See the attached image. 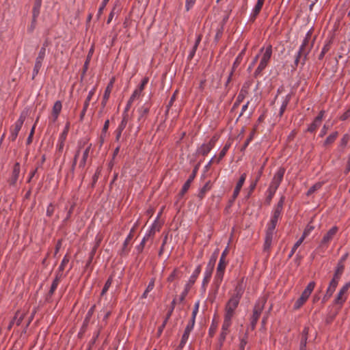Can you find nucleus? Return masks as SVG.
I'll use <instances>...</instances> for the list:
<instances>
[{
    "label": "nucleus",
    "instance_id": "1",
    "mask_svg": "<svg viewBox=\"0 0 350 350\" xmlns=\"http://www.w3.org/2000/svg\"><path fill=\"white\" fill-rule=\"evenodd\" d=\"M311 37L310 31H308L299 48V50L297 53V55L295 59V64L296 66L298 65L299 62L301 63V64H304L305 61L307 58V55L309 53L310 49L312 46H308L309 44V40Z\"/></svg>",
    "mask_w": 350,
    "mask_h": 350
},
{
    "label": "nucleus",
    "instance_id": "2",
    "mask_svg": "<svg viewBox=\"0 0 350 350\" xmlns=\"http://www.w3.org/2000/svg\"><path fill=\"white\" fill-rule=\"evenodd\" d=\"M241 295H239V292L232 296V297L228 300L226 304V309H225V317L232 319L234 317L235 314V310L239 306L240 302Z\"/></svg>",
    "mask_w": 350,
    "mask_h": 350
},
{
    "label": "nucleus",
    "instance_id": "3",
    "mask_svg": "<svg viewBox=\"0 0 350 350\" xmlns=\"http://www.w3.org/2000/svg\"><path fill=\"white\" fill-rule=\"evenodd\" d=\"M261 57L259 65L256 70V74L259 75L267 66L272 55V46H267L265 49H261Z\"/></svg>",
    "mask_w": 350,
    "mask_h": 350
},
{
    "label": "nucleus",
    "instance_id": "4",
    "mask_svg": "<svg viewBox=\"0 0 350 350\" xmlns=\"http://www.w3.org/2000/svg\"><path fill=\"white\" fill-rule=\"evenodd\" d=\"M315 287V282H310L306 288L304 289V291L302 292L301 296L299 298L297 299V300L295 301L293 308L295 310H297L300 308L308 300L310 295H311L312 292L313 291L314 288Z\"/></svg>",
    "mask_w": 350,
    "mask_h": 350
},
{
    "label": "nucleus",
    "instance_id": "5",
    "mask_svg": "<svg viewBox=\"0 0 350 350\" xmlns=\"http://www.w3.org/2000/svg\"><path fill=\"white\" fill-rule=\"evenodd\" d=\"M200 272H201V265H199L196 268V269L194 270L193 273L191 275V276L188 280V282L185 284V289L181 293V294L179 297L180 302H182L185 300V297L187 295L190 288L195 283V282H196L197 278L198 277V275H200Z\"/></svg>",
    "mask_w": 350,
    "mask_h": 350
},
{
    "label": "nucleus",
    "instance_id": "6",
    "mask_svg": "<svg viewBox=\"0 0 350 350\" xmlns=\"http://www.w3.org/2000/svg\"><path fill=\"white\" fill-rule=\"evenodd\" d=\"M285 170L284 168H280L277 172L275 174L273 180L271 183V185L269 188V191L270 192V195L273 196L275 193L278 189L280 183L283 179V176L284 174Z\"/></svg>",
    "mask_w": 350,
    "mask_h": 350
},
{
    "label": "nucleus",
    "instance_id": "7",
    "mask_svg": "<svg viewBox=\"0 0 350 350\" xmlns=\"http://www.w3.org/2000/svg\"><path fill=\"white\" fill-rule=\"evenodd\" d=\"M25 120V116L23 113L21 114L19 118L14 123L13 128L11 129L10 135L9 136V139L11 141H15V139H16L18 134L22 128Z\"/></svg>",
    "mask_w": 350,
    "mask_h": 350
},
{
    "label": "nucleus",
    "instance_id": "8",
    "mask_svg": "<svg viewBox=\"0 0 350 350\" xmlns=\"http://www.w3.org/2000/svg\"><path fill=\"white\" fill-rule=\"evenodd\" d=\"M265 303V299H262L258 301V303L256 304L254 309V313L251 319V325L252 328L253 329L256 323H257L258 318L261 314V312L264 308V305Z\"/></svg>",
    "mask_w": 350,
    "mask_h": 350
},
{
    "label": "nucleus",
    "instance_id": "9",
    "mask_svg": "<svg viewBox=\"0 0 350 350\" xmlns=\"http://www.w3.org/2000/svg\"><path fill=\"white\" fill-rule=\"evenodd\" d=\"M350 288V282L346 283L339 291L335 300L334 303L336 305L342 306L343 303L346 301L347 297V292L349 288Z\"/></svg>",
    "mask_w": 350,
    "mask_h": 350
},
{
    "label": "nucleus",
    "instance_id": "10",
    "mask_svg": "<svg viewBox=\"0 0 350 350\" xmlns=\"http://www.w3.org/2000/svg\"><path fill=\"white\" fill-rule=\"evenodd\" d=\"M198 169H199V164H198V165H196L195 166V167L193 170L192 173L190 174V176L188 178V179L186 180V182L183 185V187H182L181 191L180 192V195L181 196H184L185 193L189 189L191 183L193 182V180H194L195 177L196 176V174H197Z\"/></svg>",
    "mask_w": 350,
    "mask_h": 350
},
{
    "label": "nucleus",
    "instance_id": "11",
    "mask_svg": "<svg viewBox=\"0 0 350 350\" xmlns=\"http://www.w3.org/2000/svg\"><path fill=\"white\" fill-rule=\"evenodd\" d=\"M68 124H67L64 129V131L62 132V133L59 135L57 144L56 146V151L57 153H60L63 151L64 146V142L66 139L68 133Z\"/></svg>",
    "mask_w": 350,
    "mask_h": 350
},
{
    "label": "nucleus",
    "instance_id": "12",
    "mask_svg": "<svg viewBox=\"0 0 350 350\" xmlns=\"http://www.w3.org/2000/svg\"><path fill=\"white\" fill-rule=\"evenodd\" d=\"M154 234V227L152 225L150 229L146 232L140 243L136 246V250L138 253L142 252L146 241Z\"/></svg>",
    "mask_w": 350,
    "mask_h": 350
},
{
    "label": "nucleus",
    "instance_id": "13",
    "mask_svg": "<svg viewBox=\"0 0 350 350\" xmlns=\"http://www.w3.org/2000/svg\"><path fill=\"white\" fill-rule=\"evenodd\" d=\"M175 305H176V299H174L171 303V306H170V310H168L167 314H166V317L163 322V323L159 326V327L158 328V334L159 335H161L163 329L165 328L168 320L170 319V317L172 316V314L174 310V308H175Z\"/></svg>",
    "mask_w": 350,
    "mask_h": 350
},
{
    "label": "nucleus",
    "instance_id": "14",
    "mask_svg": "<svg viewBox=\"0 0 350 350\" xmlns=\"http://www.w3.org/2000/svg\"><path fill=\"white\" fill-rule=\"evenodd\" d=\"M338 228L336 226L332 227L323 237L321 244L327 245L334 237L338 232Z\"/></svg>",
    "mask_w": 350,
    "mask_h": 350
},
{
    "label": "nucleus",
    "instance_id": "15",
    "mask_svg": "<svg viewBox=\"0 0 350 350\" xmlns=\"http://www.w3.org/2000/svg\"><path fill=\"white\" fill-rule=\"evenodd\" d=\"M275 230L267 228L264 247L268 250L272 244L274 238Z\"/></svg>",
    "mask_w": 350,
    "mask_h": 350
},
{
    "label": "nucleus",
    "instance_id": "16",
    "mask_svg": "<svg viewBox=\"0 0 350 350\" xmlns=\"http://www.w3.org/2000/svg\"><path fill=\"white\" fill-rule=\"evenodd\" d=\"M94 92H95V90L94 88H93L92 90H91L89 92H88V95L84 102V104H83V109L81 112V114H80V120L82 121L84 118V116L85 115V113L87 111V109L89 107V105H90V102L93 96V95L94 94Z\"/></svg>",
    "mask_w": 350,
    "mask_h": 350
},
{
    "label": "nucleus",
    "instance_id": "17",
    "mask_svg": "<svg viewBox=\"0 0 350 350\" xmlns=\"http://www.w3.org/2000/svg\"><path fill=\"white\" fill-rule=\"evenodd\" d=\"M21 170V166L19 163H16L13 167L12 176L10 178V185L14 186L18 179L19 174Z\"/></svg>",
    "mask_w": 350,
    "mask_h": 350
},
{
    "label": "nucleus",
    "instance_id": "18",
    "mask_svg": "<svg viewBox=\"0 0 350 350\" xmlns=\"http://www.w3.org/2000/svg\"><path fill=\"white\" fill-rule=\"evenodd\" d=\"M62 105L61 101L57 100L53 107L52 110V122H55L58 118L59 114L61 112Z\"/></svg>",
    "mask_w": 350,
    "mask_h": 350
},
{
    "label": "nucleus",
    "instance_id": "19",
    "mask_svg": "<svg viewBox=\"0 0 350 350\" xmlns=\"http://www.w3.org/2000/svg\"><path fill=\"white\" fill-rule=\"evenodd\" d=\"M149 110L150 105L148 103H145L142 106H141L137 110V112L139 113L138 120L141 121L144 120L146 115L148 113Z\"/></svg>",
    "mask_w": 350,
    "mask_h": 350
},
{
    "label": "nucleus",
    "instance_id": "20",
    "mask_svg": "<svg viewBox=\"0 0 350 350\" xmlns=\"http://www.w3.org/2000/svg\"><path fill=\"white\" fill-rule=\"evenodd\" d=\"M42 5V0H35L33 8V23L36 21L37 18L40 14V10Z\"/></svg>",
    "mask_w": 350,
    "mask_h": 350
},
{
    "label": "nucleus",
    "instance_id": "21",
    "mask_svg": "<svg viewBox=\"0 0 350 350\" xmlns=\"http://www.w3.org/2000/svg\"><path fill=\"white\" fill-rule=\"evenodd\" d=\"M111 87H112V82H110V83L106 88L104 94H103V100L101 102V105L103 107H105L107 102L109 98L111 91Z\"/></svg>",
    "mask_w": 350,
    "mask_h": 350
},
{
    "label": "nucleus",
    "instance_id": "22",
    "mask_svg": "<svg viewBox=\"0 0 350 350\" xmlns=\"http://www.w3.org/2000/svg\"><path fill=\"white\" fill-rule=\"evenodd\" d=\"M132 237H133V235H131V233H129L127 235L126 238L125 239V240L123 243V245H122V248L120 252V254L121 256H125L129 253V250L127 249V246H128L129 241L131 240Z\"/></svg>",
    "mask_w": 350,
    "mask_h": 350
},
{
    "label": "nucleus",
    "instance_id": "23",
    "mask_svg": "<svg viewBox=\"0 0 350 350\" xmlns=\"http://www.w3.org/2000/svg\"><path fill=\"white\" fill-rule=\"evenodd\" d=\"M90 148H91V144L89 145L83 151L82 158L79 164V167L83 168L85 167V165L86 164L87 159L89 156Z\"/></svg>",
    "mask_w": 350,
    "mask_h": 350
},
{
    "label": "nucleus",
    "instance_id": "24",
    "mask_svg": "<svg viewBox=\"0 0 350 350\" xmlns=\"http://www.w3.org/2000/svg\"><path fill=\"white\" fill-rule=\"evenodd\" d=\"M240 189H241V178L237 180V185H236L235 189L233 193L232 198L229 200L228 205L226 207V208H228L232 206V204L233 203L234 200L239 195Z\"/></svg>",
    "mask_w": 350,
    "mask_h": 350
},
{
    "label": "nucleus",
    "instance_id": "25",
    "mask_svg": "<svg viewBox=\"0 0 350 350\" xmlns=\"http://www.w3.org/2000/svg\"><path fill=\"white\" fill-rule=\"evenodd\" d=\"M211 150L212 148H211V145H208L206 143H204L198 148L197 153L205 156Z\"/></svg>",
    "mask_w": 350,
    "mask_h": 350
},
{
    "label": "nucleus",
    "instance_id": "26",
    "mask_svg": "<svg viewBox=\"0 0 350 350\" xmlns=\"http://www.w3.org/2000/svg\"><path fill=\"white\" fill-rule=\"evenodd\" d=\"M195 322H196V321H194V319H190L189 322L188 323V324L187 325V326L185 327V329L184 331L183 336H185L188 338L189 337L190 333L191 332V331L193 330V329L194 327Z\"/></svg>",
    "mask_w": 350,
    "mask_h": 350
},
{
    "label": "nucleus",
    "instance_id": "27",
    "mask_svg": "<svg viewBox=\"0 0 350 350\" xmlns=\"http://www.w3.org/2000/svg\"><path fill=\"white\" fill-rule=\"evenodd\" d=\"M45 55H46V53H45L44 49L40 48V51L38 53V55L36 57L35 64L42 67V61L45 57Z\"/></svg>",
    "mask_w": 350,
    "mask_h": 350
},
{
    "label": "nucleus",
    "instance_id": "28",
    "mask_svg": "<svg viewBox=\"0 0 350 350\" xmlns=\"http://www.w3.org/2000/svg\"><path fill=\"white\" fill-rule=\"evenodd\" d=\"M213 269H209V268H206V270L204 273V279H203V281H202V286H204L205 285H206L211 278V275H212V272H213Z\"/></svg>",
    "mask_w": 350,
    "mask_h": 350
},
{
    "label": "nucleus",
    "instance_id": "29",
    "mask_svg": "<svg viewBox=\"0 0 350 350\" xmlns=\"http://www.w3.org/2000/svg\"><path fill=\"white\" fill-rule=\"evenodd\" d=\"M129 113H122V120L120 124L118 125L117 129H119L120 131H123L128 122L129 120Z\"/></svg>",
    "mask_w": 350,
    "mask_h": 350
},
{
    "label": "nucleus",
    "instance_id": "30",
    "mask_svg": "<svg viewBox=\"0 0 350 350\" xmlns=\"http://www.w3.org/2000/svg\"><path fill=\"white\" fill-rule=\"evenodd\" d=\"M232 319L224 317V323L222 325V334H227V331L232 323Z\"/></svg>",
    "mask_w": 350,
    "mask_h": 350
},
{
    "label": "nucleus",
    "instance_id": "31",
    "mask_svg": "<svg viewBox=\"0 0 350 350\" xmlns=\"http://www.w3.org/2000/svg\"><path fill=\"white\" fill-rule=\"evenodd\" d=\"M154 286V279L152 278L150 280V282H149V283H148V284L145 291L142 294V299L146 298L147 296H148V293L153 289Z\"/></svg>",
    "mask_w": 350,
    "mask_h": 350
},
{
    "label": "nucleus",
    "instance_id": "32",
    "mask_svg": "<svg viewBox=\"0 0 350 350\" xmlns=\"http://www.w3.org/2000/svg\"><path fill=\"white\" fill-rule=\"evenodd\" d=\"M338 135V133L337 131L332 133L330 134L325 139L324 142V146H328L332 144L337 138Z\"/></svg>",
    "mask_w": 350,
    "mask_h": 350
},
{
    "label": "nucleus",
    "instance_id": "33",
    "mask_svg": "<svg viewBox=\"0 0 350 350\" xmlns=\"http://www.w3.org/2000/svg\"><path fill=\"white\" fill-rule=\"evenodd\" d=\"M229 148V145L226 144L224 147L220 150L218 155H215L216 163H218L223 157L226 155L227 150Z\"/></svg>",
    "mask_w": 350,
    "mask_h": 350
},
{
    "label": "nucleus",
    "instance_id": "34",
    "mask_svg": "<svg viewBox=\"0 0 350 350\" xmlns=\"http://www.w3.org/2000/svg\"><path fill=\"white\" fill-rule=\"evenodd\" d=\"M60 278H61L60 275H57L55 276V278H54V280H53V282L51 284V288H50V290H49L51 293H54V292L57 289V288L58 286V284H59V282L60 281Z\"/></svg>",
    "mask_w": 350,
    "mask_h": 350
},
{
    "label": "nucleus",
    "instance_id": "35",
    "mask_svg": "<svg viewBox=\"0 0 350 350\" xmlns=\"http://www.w3.org/2000/svg\"><path fill=\"white\" fill-rule=\"evenodd\" d=\"M262 5H263V3H262L261 1H257V3L256 4V5L253 10V12H252V16L254 18L259 14Z\"/></svg>",
    "mask_w": 350,
    "mask_h": 350
},
{
    "label": "nucleus",
    "instance_id": "36",
    "mask_svg": "<svg viewBox=\"0 0 350 350\" xmlns=\"http://www.w3.org/2000/svg\"><path fill=\"white\" fill-rule=\"evenodd\" d=\"M111 283H112V278L109 277L108 278V280L106 281V282L102 289V291L100 293L101 296H103L107 292V291L109 290V287L111 285Z\"/></svg>",
    "mask_w": 350,
    "mask_h": 350
},
{
    "label": "nucleus",
    "instance_id": "37",
    "mask_svg": "<svg viewBox=\"0 0 350 350\" xmlns=\"http://www.w3.org/2000/svg\"><path fill=\"white\" fill-rule=\"evenodd\" d=\"M322 185H323L322 183H317L315 185H314L312 187H311L308 189V191L307 192V196H310L313 193H314L316 191L320 189L321 188V187H322Z\"/></svg>",
    "mask_w": 350,
    "mask_h": 350
},
{
    "label": "nucleus",
    "instance_id": "38",
    "mask_svg": "<svg viewBox=\"0 0 350 350\" xmlns=\"http://www.w3.org/2000/svg\"><path fill=\"white\" fill-rule=\"evenodd\" d=\"M321 124V122H317L316 120H314L313 122L308 126L307 131L310 133H313L319 127Z\"/></svg>",
    "mask_w": 350,
    "mask_h": 350
},
{
    "label": "nucleus",
    "instance_id": "39",
    "mask_svg": "<svg viewBox=\"0 0 350 350\" xmlns=\"http://www.w3.org/2000/svg\"><path fill=\"white\" fill-rule=\"evenodd\" d=\"M313 229H314V227L308 224L306 226V228H305L304 233L300 239L302 241H304L306 239V237H308L310 234V233L313 230Z\"/></svg>",
    "mask_w": 350,
    "mask_h": 350
},
{
    "label": "nucleus",
    "instance_id": "40",
    "mask_svg": "<svg viewBox=\"0 0 350 350\" xmlns=\"http://www.w3.org/2000/svg\"><path fill=\"white\" fill-rule=\"evenodd\" d=\"M225 253H226V251H224L221 257H220V259H219V263H218V265H217V269H225V267H226V262H225Z\"/></svg>",
    "mask_w": 350,
    "mask_h": 350
},
{
    "label": "nucleus",
    "instance_id": "41",
    "mask_svg": "<svg viewBox=\"0 0 350 350\" xmlns=\"http://www.w3.org/2000/svg\"><path fill=\"white\" fill-rule=\"evenodd\" d=\"M304 241H302L301 239H299L293 245L292 247V250L288 254V258H291L293 255L295 254L297 248L301 245V244L303 243Z\"/></svg>",
    "mask_w": 350,
    "mask_h": 350
},
{
    "label": "nucleus",
    "instance_id": "42",
    "mask_svg": "<svg viewBox=\"0 0 350 350\" xmlns=\"http://www.w3.org/2000/svg\"><path fill=\"white\" fill-rule=\"evenodd\" d=\"M290 98H291V96L288 94L286 96L284 100L283 101V103L280 107V115L282 116L283 114V113L284 112L286 108V106L290 100Z\"/></svg>",
    "mask_w": 350,
    "mask_h": 350
},
{
    "label": "nucleus",
    "instance_id": "43",
    "mask_svg": "<svg viewBox=\"0 0 350 350\" xmlns=\"http://www.w3.org/2000/svg\"><path fill=\"white\" fill-rule=\"evenodd\" d=\"M217 253L215 252L213 254V255L211 256V258L209 260L208 263L207 264V266H206L207 268L213 269L214 266H215V263L216 260H217Z\"/></svg>",
    "mask_w": 350,
    "mask_h": 350
},
{
    "label": "nucleus",
    "instance_id": "44",
    "mask_svg": "<svg viewBox=\"0 0 350 350\" xmlns=\"http://www.w3.org/2000/svg\"><path fill=\"white\" fill-rule=\"evenodd\" d=\"M225 269H217L215 276V279L217 282H221L222 281Z\"/></svg>",
    "mask_w": 350,
    "mask_h": 350
},
{
    "label": "nucleus",
    "instance_id": "45",
    "mask_svg": "<svg viewBox=\"0 0 350 350\" xmlns=\"http://www.w3.org/2000/svg\"><path fill=\"white\" fill-rule=\"evenodd\" d=\"M199 306H200V301H198L195 303L194 307L193 308L191 319H194V321H196V316H197V314H198V310H199Z\"/></svg>",
    "mask_w": 350,
    "mask_h": 350
},
{
    "label": "nucleus",
    "instance_id": "46",
    "mask_svg": "<svg viewBox=\"0 0 350 350\" xmlns=\"http://www.w3.org/2000/svg\"><path fill=\"white\" fill-rule=\"evenodd\" d=\"M95 308H96V306L95 305H93L88 311L87 314H86V316H85V322H88L90 319V318L92 317V316L94 314V310H95Z\"/></svg>",
    "mask_w": 350,
    "mask_h": 350
},
{
    "label": "nucleus",
    "instance_id": "47",
    "mask_svg": "<svg viewBox=\"0 0 350 350\" xmlns=\"http://www.w3.org/2000/svg\"><path fill=\"white\" fill-rule=\"evenodd\" d=\"M79 152H80V148L77 150V151L76 152V154H75V155L74 157V159H73V162H72V167H71V172H72V174L74 173L75 168V166H76V164H77V159H78L79 155Z\"/></svg>",
    "mask_w": 350,
    "mask_h": 350
},
{
    "label": "nucleus",
    "instance_id": "48",
    "mask_svg": "<svg viewBox=\"0 0 350 350\" xmlns=\"http://www.w3.org/2000/svg\"><path fill=\"white\" fill-rule=\"evenodd\" d=\"M189 338L186 337L185 336H182V338L180 340V342L178 345V347L176 348V350H182V349L185 347V344L187 343Z\"/></svg>",
    "mask_w": 350,
    "mask_h": 350
},
{
    "label": "nucleus",
    "instance_id": "49",
    "mask_svg": "<svg viewBox=\"0 0 350 350\" xmlns=\"http://www.w3.org/2000/svg\"><path fill=\"white\" fill-rule=\"evenodd\" d=\"M278 222V221L277 220H275L274 219L271 217L270 221L267 224V228L275 230Z\"/></svg>",
    "mask_w": 350,
    "mask_h": 350
},
{
    "label": "nucleus",
    "instance_id": "50",
    "mask_svg": "<svg viewBox=\"0 0 350 350\" xmlns=\"http://www.w3.org/2000/svg\"><path fill=\"white\" fill-rule=\"evenodd\" d=\"M109 0H103L101 5H100L99 8H98V13H97V16L99 17L102 13H103V10L105 9L106 5L107 4V3L109 2Z\"/></svg>",
    "mask_w": 350,
    "mask_h": 350
},
{
    "label": "nucleus",
    "instance_id": "51",
    "mask_svg": "<svg viewBox=\"0 0 350 350\" xmlns=\"http://www.w3.org/2000/svg\"><path fill=\"white\" fill-rule=\"evenodd\" d=\"M344 269H345L344 264H342V262H338L337 267H336V269L334 273H336L342 275Z\"/></svg>",
    "mask_w": 350,
    "mask_h": 350
},
{
    "label": "nucleus",
    "instance_id": "52",
    "mask_svg": "<svg viewBox=\"0 0 350 350\" xmlns=\"http://www.w3.org/2000/svg\"><path fill=\"white\" fill-rule=\"evenodd\" d=\"M54 210H55L54 205L52 203H50L46 208V215L48 217L52 216V215L54 213Z\"/></svg>",
    "mask_w": 350,
    "mask_h": 350
},
{
    "label": "nucleus",
    "instance_id": "53",
    "mask_svg": "<svg viewBox=\"0 0 350 350\" xmlns=\"http://www.w3.org/2000/svg\"><path fill=\"white\" fill-rule=\"evenodd\" d=\"M284 202V198L282 197L274 210L279 211V212L282 213Z\"/></svg>",
    "mask_w": 350,
    "mask_h": 350
},
{
    "label": "nucleus",
    "instance_id": "54",
    "mask_svg": "<svg viewBox=\"0 0 350 350\" xmlns=\"http://www.w3.org/2000/svg\"><path fill=\"white\" fill-rule=\"evenodd\" d=\"M100 313H101V314H103V320L106 321L107 320V319L109 318V317L110 316L111 311L110 310H105V308H103L100 311Z\"/></svg>",
    "mask_w": 350,
    "mask_h": 350
},
{
    "label": "nucleus",
    "instance_id": "55",
    "mask_svg": "<svg viewBox=\"0 0 350 350\" xmlns=\"http://www.w3.org/2000/svg\"><path fill=\"white\" fill-rule=\"evenodd\" d=\"M208 189V184H206L204 186H203L202 188L200 189V192L198 193V197L200 198H203Z\"/></svg>",
    "mask_w": 350,
    "mask_h": 350
},
{
    "label": "nucleus",
    "instance_id": "56",
    "mask_svg": "<svg viewBox=\"0 0 350 350\" xmlns=\"http://www.w3.org/2000/svg\"><path fill=\"white\" fill-rule=\"evenodd\" d=\"M196 0H186L185 9L189 11L195 4Z\"/></svg>",
    "mask_w": 350,
    "mask_h": 350
},
{
    "label": "nucleus",
    "instance_id": "57",
    "mask_svg": "<svg viewBox=\"0 0 350 350\" xmlns=\"http://www.w3.org/2000/svg\"><path fill=\"white\" fill-rule=\"evenodd\" d=\"M341 275H339L336 273H334L332 280L330 281V283L334 284L336 286L338 284Z\"/></svg>",
    "mask_w": 350,
    "mask_h": 350
},
{
    "label": "nucleus",
    "instance_id": "58",
    "mask_svg": "<svg viewBox=\"0 0 350 350\" xmlns=\"http://www.w3.org/2000/svg\"><path fill=\"white\" fill-rule=\"evenodd\" d=\"M341 275H339L336 273H334L332 280L330 281V283L334 284L336 286L338 284Z\"/></svg>",
    "mask_w": 350,
    "mask_h": 350
},
{
    "label": "nucleus",
    "instance_id": "59",
    "mask_svg": "<svg viewBox=\"0 0 350 350\" xmlns=\"http://www.w3.org/2000/svg\"><path fill=\"white\" fill-rule=\"evenodd\" d=\"M68 262V259L66 256H64L62 259L60 265L59 266V271H62L64 269L65 265Z\"/></svg>",
    "mask_w": 350,
    "mask_h": 350
},
{
    "label": "nucleus",
    "instance_id": "60",
    "mask_svg": "<svg viewBox=\"0 0 350 350\" xmlns=\"http://www.w3.org/2000/svg\"><path fill=\"white\" fill-rule=\"evenodd\" d=\"M281 215H282V213L279 212V211L273 210L271 217L278 221L280 218L281 217Z\"/></svg>",
    "mask_w": 350,
    "mask_h": 350
},
{
    "label": "nucleus",
    "instance_id": "61",
    "mask_svg": "<svg viewBox=\"0 0 350 350\" xmlns=\"http://www.w3.org/2000/svg\"><path fill=\"white\" fill-rule=\"evenodd\" d=\"M336 286H337L336 284L329 282V286L327 289V291H328V294L333 295L334 292L336 290Z\"/></svg>",
    "mask_w": 350,
    "mask_h": 350
},
{
    "label": "nucleus",
    "instance_id": "62",
    "mask_svg": "<svg viewBox=\"0 0 350 350\" xmlns=\"http://www.w3.org/2000/svg\"><path fill=\"white\" fill-rule=\"evenodd\" d=\"M198 48H196V46H193L192 49H191L189 55H188V59H191L195 54H196V50H197Z\"/></svg>",
    "mask_w": 350,
    "mask_h": 350
},
{
    "label": "nucleus",
    "instance_id": "63",
    "mask_svg": "<svg viewBox=\"0 0 350 350\" xmlns=\"http://www.w3.org/2000/svg\"><path fill=\"white\" fill-rule=\"evenodd\" d=\"M17 314H18V312L16 314L13 321L14 322H16V324L17 325H20L21 323H22L23 320L24 315H21L20 317L17 318Z\"/></svg>",
    "mask_w": 350,
    "mask_h": 350
},
{
    "label": "nucleus",
    "instance_id": "64",
    "mask_svg": "<svg viewBox=\"0 0 350 350\" xmlns=\"http://www.w3.org/2000/svg\"><path fill=\"white\" fill-rule=\"evenodd\" d=\"M329 50V45L328 44H326L323 46L320 55H319V59H322L323 57V56L325 55V54Z\"/></svg>",
    "mask_w": 350,
    "mask_h": 350
}]
</instances>
